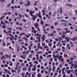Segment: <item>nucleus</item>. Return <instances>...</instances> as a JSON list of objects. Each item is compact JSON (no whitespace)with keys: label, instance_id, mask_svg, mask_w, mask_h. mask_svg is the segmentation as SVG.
<instances>
[{"label":"nucleus","instance_id":"nucleus-53","mask_svg":"<svg viewBox=\"0 0 77 77\" xmlns=\"http://www.w3.org/2000/svg\"><path fill=\"white\" fill-rule=\"evenodd\" d=\"M7 72L9 74H11V72H10V71H7Z\"/></svg>","mask_w":77,"mask_h":77},{"label":"nucleus","instance_id":"nucleus-23","mask_svg":"<svg viewBox=\"0 0 77 77\" xmlns=\"http://www.w3.org/2000/svg\"><path fill=\"white\" fill-rule=\"evenodd\" d=\"M11 72L13 73H14V72H16V71L15 70H13V69H11Z\"/></svg>","mask_w":77,"mask_h":77},{"label":"nucleus","instance_id":"nucleus-26","mask_svg":"<svg viewBox=\"0 0 77 77\" xmlns=\"http://www.w3.org/2000/svg\"><path fill=\"white\" fill-rule=\"evenodd\" d=\"M20 57H21L23 59H26V57H25L23 56H20Z\"/></svg>","mask_w":77,"mask_h":77},{"label":"nucleus","instance_id":"nucleus-64","mask_svg":"<svg viewBox=\"0 0 77 77\" xmlns=\"http://www.w3.org/2000/svg\"><path fill=\"white\" fill-rule=\"evenodd\" d=\"M75 13H76V14H75V15H77V10H76V11H75Z\"/></svg>","mask_w":77,"mask_h":77},{"label":"nucleus","instance_id":"nucleus-43","mask_svg":"<svg viewBox=\"0 0 77 77\" xmlns=\"http://www.w3.org/2000/svg\"><path fill=\"white\" fill-rule=\"evenodd\" d=\"M0 2H5V0H0Z\"/></svg>","mask_w":77,"mask_h":77},{"label":"nucleus","instance_id":"nucleus-29","mask_svg":"<svg viewBox=\"0 0 77 77\" xmlns=\"http://www.w3.org/2000/svg\"><path fill=\"white\" fill-rule=\"evenodd\" d=\"M31 70V67H29L28 68V71H30Z\"/></svg>","mask_w":77,"mask_h":77},{"label":"nucleus","instance_id":"nucleus-51","mask_svg":"<svg viewBox=\"0 0 77 77\" xmlns=\"http://www.w3.org/2000/svg\"><path fill=\"white\" fill-rule=\"evenodd\" d=\"M2 28L3 29H5L6 28V26H2Z\"/></svg>","mask_w":77,"mask_h":77},{"label":"nucleus","instance_id":"nucleus-34","mask_svg":"<svg viewBox=\"0 0 77 77\" xmlns=\"http://www.w3.org/2000/svg\"><path fill=\"white\" fill-rule=\"evenodd\" d=\"M37 54H41V53H42V51H40L39 52H38L37 53Z\"/></svg>","mask_w":77,"mask_h":77},{"label":"nucleus","instance_id":"nucleus-45","mask_svg":"<svg viewBox=\"0 0 77 77\" xmlns=\"http://www.w3.org/2000/svg\"><path fill=\"white\" fill-rule=\"evenodd\" d=\"M19 64H20V63L18 62L16 64V66L17 67H18V65H19Z\"/></svg>","mask_w":77,"mask_h":77},{"label":"nucleus","instance_id":"nucleus-36","mask_svg":"<svg viewBox=\"0 0 77 77\" xmlns=\"http://www.w3.org/2000/svg\"><path fill=\"white\" fill-rule=\"evenodd\" d=\"M74 68L75 69V68H77V65L75 64L74 66Z\"/></svg>","mask_w":77,"mask_h":77},{"label":"nucleus","instance_id":"nucleus-31","mask_svg":"<svg viewBox=\"0 0 77 77\" xmlns=\"http://www.w3.org/2000/svg\"><path fill=\"white\" fill-rule=\"evenodd\" d=\"M65 36H66V35H62V38H64L65 37Z\"/></svg>","mask_w":77,"mask_h":77},{"label":"nucleus","instance_id":"nucleus-63","mask_svg":"<svg viewBox=\"0 0 77 77\" xmlns=\"http://www.w3.org/2000/svg\"><path fill=\"white\" fill-rule=\"evenodd\" d=\"M25 46H27L28 45V44L26 43L25 44Z\"/></svg>","mask_w":77,"mask_h":77},{"label":"nucleus","instance_id":"nucleus-2","mask_svg":"<svg viewBox=\"0 0 77 77\" xmlns=\"http://www.w3.org/2000/svg\"><path fill=\"white\" fill-rule=\"evenodd\" d=\"M49 16H48V14H46V17L47 18H48V19H50L51 18V12H49L48 14Z\"/></svg>","mask_w":77,"mask_h":77},{"label":"nucleus","instance_id":"nucleus-18","mask_svg":"<svg viewBox=\"0 0 77 77\" xmlns=\"http://www.w3.org/2000/svg\"><path fill=\"white\" fill-rule=\"evenodd\" d=\"M67 48L69 50H70L71 49V48L69 47V44H67Z\"/></svg>","mask_w":77,"mask_h":77},{"label":"nucleus","instance_id":"nucleus-19","mask_svg":"<svg viewBox=\"0 0 77 77\" xmlns=\"http://www.w3.org/2000/svg\"><path fill=\"white\" fill-rule=\"evenodd\" d=\"M60 14H62V7H61L60 8Z\"/></svg>","mask_w":77,"mask_h":77},{"label":"nucleus","instance_id":"nucleus-37","mask_svg":"<svg viewBox=\"0 0 77 77\" xmlns=\"http://www.w3.org/2000/svg\"><path fill=\"white\" fill-rule=\"evenodd\" d=\"M26 67H23V71H25V70H26Z\"/></svg>","mask_w":77,"mask_h":77},{"label":"nucleus","instance_id":"nucleus-35","mask_svg":"<svg viewBox=\"0 0 77 77\" xmlns=\"http://www.w3.org/2000/svg\"><path fill=\"white\" fill-rule=\"evenodd\" d=\"M41 24H42V25H44V23H43V21H42V20H41Z\"/></svg>","mask_w":77,"mask_h":77},{"label":"nucleus","instance_id":"nucleus-13","mask_svg":"<svg viewBox=\"0 0 77 77\" xmlns=\"http://www.w3.org/2000/svg\"><path fill=\"white\" fill-rule=\"evenodd\" d=\"M6 58H10L11 57V55L9 56L8 55H5Z\"/></svg>","mask_w":77,"mask_h":77},{"label":"nucleus","instance_id":"nucleus-28","mask_svg":"<svg viewBox=\"0 0 77 77\" xmlns=\"http://www.w3.org/2000/svg\"><path fill=\"white\" fill-rule=\"evenodd\" d=\"M32 71H36V68L33 67L32 68Z\"/></svg>","mask_w":77,"mask_h":77},{"label":"nucleus","instance_id":"nucleus-1","mask_svg":"<svg viewBox=\"0 0 77 77\" xmlns=\"http://www.w3.org/2000/svg\"><path fill=\"white\" fill-rule=\"evenodd\" d=\"M61 25H63L64 26H66V27H68L69 26H71L72 24L71 23H69V24L67 25L65 24V23H61Z\"/></svg>","mask_w":77,"mask_h":77},{"label":"nucleus","instance_id":"nucleus-42","mask_svg":"<svg viewBox=\"0 0 77 77\" xmlns=\"http://www.w3.org/2000/svg\"><path fill=\"white\" fill-rule=\"evenodd\" d=\"M25 41H26V42H28V41H28V39H27V38H26L25 39Z\"/></svg>","mask_w":77,"mask_h":77},{"label":"nucleus","instance_id":"nucleus-50","mask_svg":"<svg viewBox=\"0 0 77 77\" xmlns=\"http://www.w3.org/2000/svg\"><path fill=\"white\" fill-rule=\"evenodd\" d=\"M19 61L20 62H23V61L22 60H19Z\"/></svg>","mask_w":77,"mask_h":77},{"label":"nucleus","instance_id":"nucleus-21","mask_svg":"<svg viewBox=\"0 0 77 77\" xmlns=\"http://www.w3.org/2000/svg\"><path fill=\"white\" fill-rule=\"evenodd\" d=\"M27 5H28V6H30V2L29 1V0L27 1Z\"/></svg>","mask_w":77,"mask_h":77},{"label":"nucleus","instance_id":"nucleus-22","mask_svg":"<svg viewBox=\"0 0 77 77\" xmlns=\"http://www.w3.org/2000/svg\"><path fill=\"white\" fill-rule=\"evenodd\" d=\"M28 57L29 58H30V59H31V58H32V55L29 54L28 56Z\"/></svg>","mask_w":77,"mask_h":77},{"label":"nucleus","instance_id":"nucleus-16","mask_svg":"<svg viewBox=\"0 0 77 77\" xmlns=\"http://www.w3.org/2000/svg\"><path fill=\"white\" fill-rule=\"evenodd\" d=\"M62 56L61 55H60L59 57H58V59L59 60H61L62 59Z\"/></svg>","mask_w":77,"mask_h":77},{"label":"nucleus","instance_id":"nucleus-30","mask_svg":"<svg viewBox=\"0 0 77 77\" xmlns=\"http://www.w3.org/2000/svg\"><path fill=\"white\" fill-rule=\"evenodd\" d=\"M77 39V37H74V38H73L72 39V40H73V41H74V40H75L76 39Z\"/></svg>","mask_w":77,"mask_h":77},{"label":"nucleus","instance_id":"nucleus-10","mask_svg":"<svg viewBox=\"0 0 77 77\" xmlns=\"http://www.w3.org/2000/svg\"><path fill=\"white\" fill-rule=\"evenodd\" d=\"M29 14L31 15V16H32L33 15V14H34L35 12L34 11H29Z\"/></svg>","mask_w":77,"mask_h":77},{"label":"nucleus","instance_id":"nucleus-44","mask_svg":"<svg viewBox=\"0 0 77 77\" xmlns=\"http://www.w3.org/2000/svg\"><path fill=\"white\" fill-rule=\"evenodd\" d=\"M56 69V67L55 66H54L53 68L52 71H54V69Z\"/></svg>","mask_w":77,"mask_h":77},{"label":"nucleus","instance_id":"nucleus-11","mask_svg":"<svg viewBox=\"0 0 77 77\" xmlns=\"http://www.w3.org/2000/svg\"><path fill=\"white\" fill-rule=\"evenodd\" d=\"M32 20L33 21H35V19H36V18H37V17L36 16H35V15H32Z\"/></svg>","mask_w":77,"mask_h":77},{"label":"nucleus","instance_id":"nucleus-33","mask_svg":"<svg viewBox=\"0 0 77 77\" xmlns=\"http://www.w3.org/2000/svg\"><path fill=\"white\" fill-rule=\"evenodd\" d=\"M48 45L49 47L51 46V45H52V44L51 43H49L48 44Z\"/></svg>","mask_w":77,"mask_h":77},{"label":"nucleus","instance_id":"nucleus-17","mask_svg":"<svg viewBox=\"0 0 77 77\" xmlns=\"http://www.w3.org/2000/svg\"><path fill=\"white\" fill-rule=\"evenodd\" d=\"M50 36H55V34H54V33L52 32L50 34Z\"/></svg>","mask_w":77,"mask_h":77},{"label":"nucleus","instance_id":"nucleus-20","mask_svg":"<svg viewBox=\"0 0 77 77\" xmlns=\"http://www.w3.org/2000/svg\"><path fill=\"white\" fill-rule=\"evenodd\" d=\"M37 39H38V42H41V39H40V37H37Z\"/></svg>","mask_w":77,"mask_h":77},{"label":"nucleus","instance_id":"nucleus-57","mask_svg":"<svg viewBox=\"0 0 77 77\" xmlns=\"http://www.w3.org/2000/svg\"><path fill=\"white\" fill-rule=\"evenodd\" d=\"M12 61H13V62H15V59L14 58H13L12 59Z\"/></svg>","mask_w":77,"mask_h":77},{"label":"nucleus","instance_id":"nucleus-61","mask_svg":"<svg viewBox=\"0 0 77 77\" xmlns=\"http://www.w3.org/2000/svg\"><path fill=\"white\" fill-rule=\"evenodd\" d=\"M45 44L44 43H43L42 44V46H45Z\"/></svg>","mask_w":77,"mask_h":77},{"label":"nucleus","instance_id":"nucleus-59","mask_svg":"<svg viewBox=\"0 0 77 77\" xmlns=\"http://www.w3.org/2000/svg\"><path fill=\"white\" fill-rule=\"evenodd\" d=\"M67 72L68 74H69L71 72V71H70V70H69L67 71Z\"/></svg>","mask_w":77,"mask_h":77},{"label":"nucleus","instance_id":"nucleus-7","mask_svg":"<svg viewBox=\"0 0 77 77\" xmlns=\"http://www.w3.org/2000/svg\"><path fill=\"white\" fill-rule=\"evenodd\" d=\"M16 47H17V51H18V52H20V49H19V45L17 44L16 45Z\"/></svg>","mask_w":77,"mask_h":77},{"label":"nucleus","instance_id":"nucleus-15","mask_svg":"<svg viewBox=\"0 0 77 77\" xmlns=\"http://www.w3.org/2000/svg\"><path fill=\"white\" fill-rule=\"evenodd\" d=\"M31 51V50H29L28 51H27L26 52L25 54H28V53Z\"/></svg>","mask_w":77,"mask_h":77},{"label":"nucleus","instance_id":"nucleus-9","mask_svg":"<svg viewBox=\"0 0 77 77\" xmlns=\"http://www.w3.org/2000/svg\"><path fill=\"white\" fill-rule=\"evenodd\" d=\"M43 37H42V41H44L45 40V35H43Z\"/></svg>","mask_w":77,"mask_h":77},{"label":"nucleus","instance_id":"nucleus-54","mask_svg":"<svg viewBox=\"0 0 77 77\" xmlns=\"http://www.w3.org/2000/svg\"><path fill=\"white\" fill-rule=\"evenodd\" d=\"M37 2H36L34 4V6H36V5H37Z\"/></svg>","mask_w":77,"mask_h":77},{"label":"nucleus","instance_id":"nucleus-62","mask_svg":"<svg viewBox=\"0 0 77 77\" xmlns=\"http://www.w3.org/2000/svg\"><path fill=\"white\" fill-rule=\"evenodd\" d=\"M51 29H54V27H53V26H51Z\"/></svg>","mask_w":77,"mask_h":77},{"label":"nucleus","instance_id":"nucleus-25","mask_svg":"<svg viewBox=\"0 0 77 77\" xmlns=\"http://www.w3.org/2000/svg\"><path fill=\"white\" fill-rule=\"evenodd\" d=\"M24 75H25V73L24 72L22 73V77H24Z\"/></svg>","mask_w":77,"mask_h":77},{"label":"nucleus","instance_id":"nucleus-6","mask_svg":"<svg viewBox=\"0 0 77 77\" xmlns=\"http://www.w3.org/2000/svg\"><path fill=\"white\" fill-rule=\"evenodd\" d=\"M62 32L63 33V34L64 35L65 34H66V33L67 32L68 33H70V31H66V32H63V31H62Z\"/></svg>","mask_w":77,"mask_h":77},{"label":"nucleus","instance_id":"nucleus-8","mask_svg":"<svg viewBox=\"0 0 77 77\" xmlns=\"http://www.w3.org/2000/svg\"><path fill=\"white\" fill-rule=\"evenodd\" d=\"M57 47H58L59 45L60 47H62V44L60 43V42H58V44H57Z\"/></svg>","mask_w":77,"mask_h":77},{"label":"nucleus","instance_id":"nucleus-5","mask_svg":"<svg viewBox=\"0 0 77 77\" xmlns=\"http://www.w3.org/2000/svg\"><path fill=\"white\" fill-rule=\"evenodd\" d=\"M24 26L25 28H28L29 27V24L28 23L25 24Z\"/></svg>","mask_w":77,"mask_h":77},{"label":"nucleus","instance_id":"nucleus-48","mask_svg":"<svg viewBox=\"0 0 77 77\" xmlns=\"http://www.w3.org/2000/svg\"><path fill=\"white\" fill-rule=\"evenodd\" d=\"M20 71H21V70H20V69H18V70L17 71V73H19L20 72Z\"/></svg>","mask_w":77,"mask_h":77},{"label":"nucleus","instance_id":"nucleus-3","mask_svg":"<svg viewBox=\"0 0 77 77\" xmlns=\"http://www.w3.org/2000/svg\"><path fill=\"white\" fill-rule=\"evenodd\" d=\"M34 26L35 27L36 29H37V30L38 31H40V29H39V27H38V23H35Z\"/></svg>","mask_w":77,"mask_h":77},{"label":"nucleus","instance_id":"nucleus-14","mask_svg":"<svg viewBox=\"0 0 77 77\" xmlns=\"http://www.w3.org/2000/svg\"><path fill=\"white\" fill-rule=\"evenodd\" d=\"M65 38L66 39V41L67 42H69V38H68L67 37H66Z\"/></svg>","mask_w":77,"mask_h":77},{"label":"nucleus","instance_id":"nucleus-40","mask_svg":"<svg viewBox=\"0 0 77 77\" xmlns=\"http://www.w3.org/2000/svg\"><path fill=\"white\" fill-rule=\"evenodd\" d=\"M10 36H11V37H12L13 38H14V36L13 35H12V34L11 33H10Z\"/></svg>","mask_w":77,"mask_h":77},{"label":"nucleus","instance_id":"nucleus-32","mask_svg":"<svg viewBox=\"0 0 77 77\" xmlns=\"http://www.w3.org/2000/svg\"><path fill=\"white\" fill-rule=\"evenodd\" d=\"M66 20H63L60 21L61 22H66Z\"/></svg>","mask_w":77,"mask_h":77},{"label":"nucleus","instance_id":"nucleus-38","mask_svg":"<svg viewBox=\"0 0 77 77\" xmlns=\"http://www.w3.org/2000/svg\"><path fill=\"white\" fill-rule=\"evenodd\" d=\"M30 43H31V44H30V46H31V47L33 46V44H32V42H30Z\"/></svg>","mask_w":77,"mask_h":77},{"label":"nucleus","instance_id":"nucleus-58","mask_svg":"<svg viewBox=\"0 0 77 77\" xmlns=\"http://www.w3.org/2000/svg\"><path fill=\"white\" fill-rule=\"evenodd\" d=\"M23 21L24 22V23H26V20H24V19H22Z\"/></svg>","mask_w":77,"mask_h":77},{"label":"nucleus","instance_id":"nucleus-12","mask_svg":"<svg viewBox=\"0 0 77 77\" xmlns=\"http://www.w3.org/2000/svg\"><path fill=\"white\" fill-rule=\"evenodd\" d=\"M36 15H38V17H39V18H40V19H41L42 18V16H41V15H40V14H36Z\"/></svg>","mask_w":77,"mask_h":77},{"label":"nucleus","instance_id":"nucleus-52","mask_svg":"<svg viewBox=\"0 0 77 77\" xmlns=\"http://www.w3.org/2000/svg\"><path fill=\"white\" fill-rule=\"evenodd\" d=\"M12 3V4L13 5H14V0H12V2H11Z\"/></svg>","mask_w":77,"mask_h":77},{"label":"nucleus","instance_id":"nucleus-60","mask_svg":"<svg viewBox=\"0 0 77 77\" xmlns=\"http://www.w3.org/2000/svg\"><path fill=\"white\" fill-rule=\"evenodd\" d=\"M60 60H61V62H63V59L62 58Z\"/></svg>","mask_w":77,"mask_h":77},{"label":"nucleus","instance_id":"nucleus-39","mask_svg":"<svg viewBox=\"0 0 77 77\" xmlns=\"http://www.w3.org/2000/svg\"><path fill=\"white\" fill-rule=\"evenodd\" d=\"M25 36H26V38H29V35H27L26 34H25Z\"/></svg>","mask_w":77,"mask_h":77},{"label":"nucleus","instance_id":"nucleus-24","mask_svg":"<svg viewBox=\"0 0 77 77\" xmlns=\"http://www.w3.org/2000/svg\"><path fill=\"white\" fill-rule=\"evenodd\" d=\"M38 48H40V43H39L38 44Z\"/></svg>","mask_w":77,"mask_h":77},{"label":"nucleus","instance_id":"nucleus-46","mask_svg":"<svg viewBox=\"0 0 77 77\" xmlns=\"http://www.w3.org/2000/svg\"><path fill=\"white\" fill-rule=\"evenodd\" d=\"M62 74H65V72L63 70H62Z\"/></svg>","mask_w":77,"mask_h":77},{"label":"nucleus","instance_id":"nucleus-47","mask_svg":"<svg viewBox=\"0 0 77 77\" xmlns=\"http://www.w3.org/2000/svg\"><path fill=\"white\" fill-rule=\"evenodd\" d=\"M37 36H39V37H41V35H39V34L38 33H37Z\"/></svg>","mask_w":77,"mask_h":77},{"label":"nucleus","instance_id":"nucleus-49","mask_svg":"<svg viewBox=\"0 0 77 77\" xmlns=\"http://www.w3.org/2000/svg\"><path fill=\"white\" fill-rule=\"evenodd\" d=\"M39 50V49L38 48H37V49H36L35 50V51H38V50Z\"/></svg>","mask_w":77,"mask_h":77},{"label":"nucleus","instance_id":"nucleus-55","mask_svg":"<svg viewBox=\"0 0 77 77\" xmlns=\"http://www.w3.org/2000/svg\"><path fill=\"white\" fill-rule=\"evenodd\" d=\"M28 48H29V50H30V49H32V48L30 46H29Z\"/></svg>","mask_w":77,"mask_h":77},{"label":"nucleus","instance_id":"nucleus-56","mask_svg":"<svg viewBox=\"0 0 77 77\" xmlns=\"http://www.w3.org/2000/svg\"><path fill=\"white\" fill-rule=\"evenodd\" d=\"M10 39L11 41H12L13 40V38H11V37H10Z\"/></svg>","mask_w":77,"mask_h":77},{"label":"nucleus","instance_id":"nucleus-41","mask_svg":"<svg viewBox=\"0 0 77 77\" xmlns=\"http://www.w3.org/2000/svg\"><path fill=\"white\" fill-rule=\"evenodd\" d=\"M5 23H7V24H9V22L7 20H5Z\"/></svg>","mask_w":77,"mask_h":77},{"label":"nucleus","instance_id":"nucleus-4","mask_svg":"<svg viewBox=\"0 0 77 77\" xmlns=\"http://www.w3.org/2000/svg\"><path fill=\"white\" fill-rule=\"evenodd\" d=\"M53 56L54 57V59L55 58H59V54L57 55V56L55 55L54 54H53Z\"/></svg>","mask_w":77,"mask_h":77},{"label":"nucleus","instance_id":"nucleus-27","mask_svg":"<svg viewBox=\"0 0 77 77\" xmlns=\"http://www.w3.org/2000/svg\"><path fill=\"white\" fill-rule=\"evenodd\" d=\"M25 33H24V32H22L21 33H20V36H21V35H25Z\"/></svg>","mask_w":77,"mask_h":77}]
</instances>
